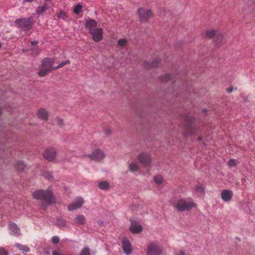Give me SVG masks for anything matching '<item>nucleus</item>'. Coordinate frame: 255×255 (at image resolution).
I'll list each match as a JSON object with an SVG mask.
<instances>
[{
  "label": "nucleus",
  "mask_w": 255,
  "mask_h": 255,
  "mask_svg": "<svg viewBox=\"0 0 255 255\" xmlns=\"http://www.w3.org/2000/svg\"><path fill=\"white\" fill-rule=\"evenodd\" d=\"M33 196L35 199L42 201L40 206L43 210H45L47 208V205L55 202L53 194L50 189L37 190L33 192Z\"/></svg>",
  "instance_id": "f257e3e1"
},
{
  "label": "nucleus",
  "mask_w": 255,
  "mask_h": 255,
  "mask_svg": "<svg viewBox=\"0 0 255 255\" xmlns=\"http://www.w3.org/2000/svg\"><path fill=\"white\" fill-rule=\"evenodd\" d=\"M54 67L55 61L54 59L51 58L43 59L38 72L39 76L40 77L45 76L52 70H56Z\"/></svg>",
  "instance_id": "f03ea898"
},
{
  "label": "nucleus",
  "mask_w": 255,
  "mask_h": 255,
  "mask_svg": "<svg viewBox=\"0 0 255 255\" xmlns=\"http://www.w3.org/2000/svg\"><path fill=\"white\" fill-rule=\"evenodd\" d=\"M173 205L179 212L189 211L196 206L193 202L183 199L178 200Z\"/></svg>",
  "instance_id": "7ed1b4c3"
},
{
  "label": "nucleus",
  "mask_w": 255,
  "mask_h": 255,
  "mask_svg": "<svg viewBox=\"0 0 255 255\" xmlns=\"http://www.w3.org/2000/svg\"><path fill=\"white\" fill-rule=\"evenodd\" d=\"M15 24L20 30L26 31L30 29L33 25L32 17L16 19Z\"/></svg>",
  "instance_id": "20e7f679"
},
{
  "label": "nucleus",
  "mask_w": 255,
  "mask_h": 255,
  "mask_svg": "<svg viewBox=\"0 0 255 255\" xmlns=\"http://www.w3.org/2000/svg\"><path fill=\"white\" fill-rule=\"evenodd\" d=\"M162 251L161 246L156 242H151L147 245L146 255H161Z\"/></svg>",
  "instance_id": "39448f33"
},
{
  "label": "nucleus",
  "mask_w": 255,
  "mask_h": 255,
  "mask_svg": "<svg viewBox=\"0 0 255 255\" xmlns=\"http://www.w3.org/2000/svg\"><path fill=\"white\" fill-rule=\"evenodd\" d=\"M84 156L89 157L93 160L100 161L106 157V155L103 151L97 148L94 150L91 154L85 155Z\"/></svg>",
  "instance_id": "423d86ee"
},
{
  "label": "nucleus",
  "mask_w": 255,
  "mask_h": 255,
  "mask_svg": "<svg viewBox=\"0 0 255 255\" xmlns=\"http://www.w3.org/2000/svg\"><path fill=\"white\" fill-rule=\"evenodd\" d=\"M139 20L142 22H146L152 16V13L150 9L140 8L137 11Z\"/></svg>",
  "instance_id": "0eeeda50"
},
{
  "label": "nucleus",
  "mask_w": 255,
  "mask_h": 255,
  "mask_svg": "<svg viewBox=\"0 0 255 255\" xmlns=\"http://www.w3.org/2000/svg\"><path fill=\"white\" fill-rule=\"evenodd\" d=\"M139 162L144 166L149 165L151 161V158L149 153L146 152L140 153L137 156Z\"/></svg>",
  "instance_id": "6e6552de"
},
{
  "label": "nucleus",
  "mask_w": 255,
  "mask_h": 255,
  "mask_svg": "<svg viewBox=\"0 0 255 255\" xmlns=\"http://www.w3.org/2000/svg\"><path fill=\"white\" fill-rule=\"evenodd\" d=\"M84 203L83 198L77 197L75 201L68 206V210L69 211H74L80 208Z\"/></svg>",
  "instance_id": "1a4fd4ad"
},
{
  "label": "nucleus",
  "mask_w": 255,
  "mask_h": 255,
  "mask_svg": "<svg viewBox=\"0 0 255 255\" xmlns=\"http://www.w3.org/2000/svg\"><path fill=\"white\" fill-rule=\"evenodd\" d=\"M90 33L92 36L93 40L95 42H99L103 37V30L101 28H98L94 30H91Z\"/></svg>",
  "instance_id": "9d476101"
},
{
  "label": "nucleus",
  "mask_w": 255,
  "mask_h": 255,
  "mask_svg": "<svg viewBox=\"0 0 255 255\" xmlns=\"http://www.w3.org/2000/svg\"><path fill=\"white\" fill-rule=\"evenodd\" d=\"M122 248L126 255H130L132 253L131 245L127 238H124L122 241Z\"/></svg>",
  "instance_id": "9b49d317"
},
{
  "label": "nucleus",
  "mask_w": 255,
  "mask_h": 255,
  "mask_svg": "<svg viewBox=\"0 0 255 255\" xmlns=\"http://www.w3.org/2000/svg\"><path fill=\"white\" fill-rule=\"evenodd\" d=\"M55 156L56 151L53 148L46 149L43 153L44 158L49 161H53Z\"/></svg>",
  "instance_id": "f8f14e48"
},
{
  "label": "nucleus",
  "mask_w": 255,
  "mask_h": 255,
  "mask_svg": "<svg viewBox=\"0 0 255 255\" xmlns=\"http://www.w3.org/2000/svg\"><path fill=\"white\" fill-rule=\"evenodd\" d=\"M8 226L11 235L16 237H18L20 235V229L16 224L10 222L8 224Z\"/></svg>",
  "instance_id": "ddd939ff"
},
{
  "label": "nucleus",
  "mask_w": 255,
  "mask_h": 255,
  "mask_svg": "<svg viewBox=\"0 0 255 255\" xmlns=\"http://www.w3.org/2000/svg\"><path fill=\"white\" fill-rule=\"evenodd\" d=\"M129 229L133 234H139L142 231L143 228L140 225L131 221Z\"/></svg>",
  "instance_id": "4468645a"
},
{
  "label": "nucleus",
  "mask_w": 255,
  "mask_h": 255,
  "mask_svg": "<svg viewBox=\"0 0 255 255\" xmlns=\"http://www.w3.org/2000/svg\"><path fill=\"white\" fill-rule=\"evenodd\" d=\"M233 195V192L230 190H223L221 193L222 199L226 202H228L231 200Z\"/></svg>",
  "instance_id": "2eb2a0df"
},
{
  "label": "nucleus",
  "mask_w": 255,
  "mask_h": 255,
  "mask_svg": "<svg viewBox=\"0 0 255 255\" xmlns=\"http://www.w3.org/2000/svg\"><path fill=\"white\" fill-rule=\"evenodd\" d=\"M74 221L77 225H83L86 223V219L84 215H78L74 218Z\"/></svg>",
  "instance_id": "dca6fc26"
},
{
  "label": "nucleus",
  "mask_w": 255,
  "mask_h": 255,
  "mask_svg": "<svg viewBox=\"0 0 255 255\" xmlns=\"http://www.w3.org/2000/svg\"><path fill=\"white\" fill-rule=\"evenodd\" d=\"M54 224L60 229H63L66 227V221L61 218H56Z\"/></svg>",
  "instance_id": "f3484780"
},
{
  "label": "nucleus",
  "mask_w": 255,
  "mask_h": 255,
  "mask_svg": "<svg viewBox=\"0 0 255 255\" xmlns=\"http://www.w3.org/2000/svg\"><path fill=\"white\" fill-rule=\"evenodd\" d=\"M97 25V22L93 19H90L85 23V26L89 29V32L91 31V30L96 29Z\"/></svg>",
  "instance_id": "a211bd4d"
},
{
  "label": "nucleus",
  "mask_w": 255,
  "mask_h": 255,
  "mask_svg": "<svg viewBox=\"0 0 255 255\" xmlns=\"http://www.w3.org/2000/svg\"><path fill=\"white\" fill-rule=\"evenodd\" d=\"M48 113L44 109H40L37 112V116L39 118L43 120H47L48 119Z\"/></svg>",
  "instance_id": "6ab92c4d"
},
{
  "label": "nucleus",
  "mask_w": 255,
  "mask_h": 255,
  "mask_svg": "<svg viewBox=\"0 0 255 255\" xmlns=\"http://www.w3.org/2000/svg\"><path fill=\"white\" fill-rule=\"evenodd\" d=\"M159 59H155L151 63L148 62H145L144 63V67L146 68H152L156 67L160 63Z\"/></svg>",
  "instance_id": "aec40b11"
},
{
  "label": "nucleus",
  "mask_w": 255,
  "mask_h": 255,
  "mask_svg": "<svg viewBox=\"0 0 255 255\" xmlns=\"http://www.w3.org/2000/svg\"><path fill=\"white\" fill-rule=\"evenodd\" d=\"M139 166L136 161H132L129 164L128 168L130 172H134L138 169Z\"/></svg>",
  "instance_id": "412c9836"
},
{
  "label": "nucleus",
  "mask_w": 255,
  "mask_h": 255,
  "mask_svg": "<svg viewBox=\"0 0 255 255\" xmlns=\"http://www.w3.org/2000/svg\"><path fill=\"white\" fill-rule=\"evenodd\" d=\"M48 8V4L46 3L43 4L42 6H38L36 9L37 14H42Z\"/></svg>",
  "instance_id": "4be33fe9"
},
{
  "label": "nucleus",
  "mask_w": 255,
  "mask_h": 255,
  "mask_svg": "<svg viewBox=\"0 0 255 255\" xmlns=\"http://www.w3.org/2000/svg\"><path fill=\"white\" fill-rule=\"evenodd\" d=\"M15 246L23 252L28 253L30 252V249L27 246L17 243L15 245Z\"/></svg>",
  "instance_id": "5701e85b"
},
{
  "label": "nucleus",
  "mask_w": 255,
  "mask_h": 255,
  "mask_svg": "<svg viewBox=\"0 0 255 255\" xmlns=\"http://www.w3.org/2000/svg\"><path fill=\"white\" fill-rule=\"evenodd\" d=\"M218 32V31L214 29H208L206 31V35L207 37L211 38H213L216 34H217Z\"/></svg>",
  "instance_id": "b1692460"
},
{
  "label": "nucleus",
  "mask_w": 255,
  "mask_h": 255,
  "mask_svg": "<svg viewBox=\"0 0 255 255\" xmlns=\"http://www.w3.org/2000/svg\"><path fill=\"white\" fill-rule=\"evenodd\" d=\"M99 187L102 190H107L109 188V183L107 181H102L99 183Z\"/></svg>",
  "instance_id": "393cba45"
},
{
  "label": "nucleus",
  "mask_w": 255,
  "mask_h": 255,
  "mask_svg": "<svg viewBox=\"0 0 255 255\" xmlns=\"http://www.w3.org/2000/svg\"><path fill=\"white\" fill-rule=\"evenodd\" d=\"M15 167L18 171L23 170L25 167V165L23 161H18L15 164Z\"/></svg>",
  "instance_id": "a878e982"
},
{
  "label": "nucleus",
  "mask_w": 255,
  "mask_h": 255,
  "mask_svg": "<svg viewBox=\"0 0 255 255\" xmlns=\"http://www.w3.org/2000/svg\"><path fill=\"white\" fill-rule=\"evenodd\" d=\"M154 182L158 185H161L164 182V179L161 175H156L154 177Z\"/></svg>",
  "instance_id": "bb28decb"
},
{
  "label": "nucleus",
  "mask_w": 255,
  "mask_h": 255,
  "mask_svg": "<svg viewBox=\"0 0 255 255\" xmlns=\"http://www.w3.org/2000/svg\"><path fill=\"white\" fill-rule=\"evenodd\" d=\"M82 5L80 4H77L74 7V12L75 14H78L82 11Z\"/></svg>",
  "instance_id": "cd10ccee"
},
{
  "label": "nucleus",
  "mask_w": 255,
  "mask_h": 255,
  "mask_svg": "<svg viewBox=\"0 0 255 255\" xmlns=\"http://www.w3.org/2000/svg\"><path fill=\"white\" fill-rule=\"evenodd\" d=\"M172 76L171 74H165L161 76V80L163 82H167L171 79Z\"/></svg>",
  "instance_id": "c85d7f7f"
},
{
  "label": "nucleus",
  "mask_w": 255,
  "mask_h": 255,
  "mask_svg": "<svg viewBox=\"0 0 255 255\" xmlns=\"http://www.w3.org/2000/svg\"><path fill=\"white\" fill-rule=\"evenodd\" d=\"M70 63V61L67 60L65 61H63L61 63H60L59 64H58L57 66H55L54 68L55 69L60 68L61 67H63L64 65L69 64Z\"/></svg>",
  "instance_id": "c756f323"
},
{
  "label": "nucleus",
  "mask_w": 255,
  "mask_h": 255,
  "mask_svg": "<svg viewBox=\"0 0 255 255\" xmlns=\"http://www.w3.org/2000/svg\"><path fill=\"white\" fill-rule=\"evenodd\" d=\"M80 255H90V250L88 248L85 247L82 251Z\"/></svg>",
  "instance_id": "7c9ffc66"
},
{
  "label": "nucleus",
  "mask_w": 255,
  "mask_h": 255,
  "mask_svg": "<svg viewBox=\"0 0 255 255\" xmlns=\"http://www.w3.org/2000/svg\"><path fill=\"white\" fill-rule=\"evenodd\" d=\"M228 163L230 167H234L237 165V161L235 159H230Z\"/></svg>",
  "instance_id": "2f4dec72"
},
{
  "label": "nucleus",
  "mask_w": 255,
  "mask_h": 255,
  "mask_svg": "<svg viewBox=\"0 0 255 255\" xmlns=\"http://www.w3.org/2000/svg\"><path fill=\"white\" fill-rule=\"evenodd\" d=\"M44 177L46 178L47 180H51L52 179V175L51 172H45L43 174Z\"/></svg>",
  "instance_id": "473e14b6"
},
{
  "label": "nucleus",
  "mask_w": 255,
  "mask_h": 255,
  "mask_svg": "<svg viewBox=\"0 0 255 255\" xmlns=\"http://www.w3.org/2000/svg\"><path fill=\"white\" fill-rule=\"evenodd\" d=\"M127 41L125 39H121L118 41V45L120 46H124L126 45Z\"/></svg>",
  "instance_id": "72a5a7b5"
},
{
  "label": "nucleus",
  "mask_w": 255,
  "mask_h": 255,
  "mask_svg": "<svg viewBox=\"0 0 255 255\" xmlns=\"http://www.w3.org/2000/svg\"><path fill=\"white\" fill-rule=\"evenodd\" d=\"M60 239L58 236H53L51 238V241L53 244H58L59 242Z\"/></svg>",
  "instance_id": "f704fd0d"
},
{
  "label": "nucleus",
  "mask_w": 255,
  "mask_h": 255,
  "mask_svg": "<svg viewBox=\"0 0 255 255\" xmlns=\"http://www.w3.org/2000/svg\"><path fill=\"white\" fill-rule=\"evenodd\" d=\"M39 49H38V48L35 47L32 49L31 54L35 56V55H37L39 53Z\"/></svg>",
  "instance_id": "c9c22d12"
},
{
  "label": "nucleus",
  "mask_w": 255,
  "mask_h": 255,
  "mask_svg": "<svg viewBox=\"0 0 255 255\" xmlns=\"http://www.w3.org/2000/svg\"><path fill=\"white\" fill-rule=\"evenodd\" d=\"M195 190L199 192V193H204V189L203 187L202 186H197L196 188H195Z\"/></svg>",
  "instance_id": "e433bc0d"
},
{
  "label": "nucleus",
  "mask_w": 255,
  "mask_h": 255,
  "mask_svg": "<svg viewBox=\"0 0 255 255\" xmlns=\"http://www.w3.org/2000/svg\"><path fill=\"white\" fill-rule=\"evenodd\" d=\"M0 255H7V254L4 249L1 248L0 249Z\"/></svg>",
  "instance_id": "4c0bfd02"
},
{
  "label": "nucleus",
  "mask_w": 255,
  "mask_h": 255,
  "mask_svg": "<svg viewBox=\"0 0 255 255\" xmlns=\"http://www.w3.org/2000/svg\"><path fill=\"white\" fill-rule=\"evenodd\" d=\"M56 121H57V124L59 126H61L63 124V122H62V120L59 118H57V120H56Z\"/></svg>",
  "instance_id": "58836bf2"
},
{
  "label": "nucleus",
  "mask_w": 255,
  "mask_h": 255,
  "mask_svg": "<svg viewBox=\"0 0 255 255\" xmlns=\"http://www.w3.org/2000/svg\"><path fill=\"white\" fill-rule=\"evenodd\" d=\"M65 16V13L64 12H61L58 15L59 18H64Z\"/></svg>",
  "instance_id": "ea45409f"
},
{
  "label": "nucleus",
  "mask_w": 255,
  "mask_h": 255,
  "mask_svg": "<svg viewBox=\"0 0 255 255\" xmlns=\"http://www.w3.org/2000/svg\"><path fill=\"white\" fill-rule=\"evenodd\" d=\"M105 133L107 134H110L111 133V130L110 129H107L106 130H105Z\"/></svg>",
  "instance_id": "a19ab883"
},
{
  "label": "nucleus",
  "mask_w": 255,
  "mask_h": 255,
  "mask_svg": "<svg viewBox=\"0 0 255 255\" xmlns=\"http://www.w3.org/2000/svg\"><path fill=\"white\" fill-rule=\"evenodd\" d=\"M52 255H61L60 254L56 251H54L53 252H52Z\"/></svg>",
  "instance_id": "79ce46f5"
},
{
  "label": "nucleus",
  "mask_w": 255,
  "mask_h": 255,
  "mask_svg": "<svg viewBox=\"0 0 255 255\" xmlns=\"http://www.w3.org/2000/svg\"><path fill=\"white\" fill-rule=\"evenodd\" d=\"M30 43H31V44L32 45H36L37 44V41H32L30 42Z\"/></svg>",
  "instance_id": "37998d69"
},
{
  "label": "nucleus",
  "mask_w": 255,
  "mask_h": 255,
  "mask_svg": "<svg viewBox=\"0 0 255 255\" xmlns=\"http://www.w3.org/2000/svg\"><path fill=\"white\" fill-rule=\"evenodd\" d=\"M232 91H233V89L232 88H229V89H227V92L228 93H231Z\"/></svg>",
  "instance_id": "c03bdc74"
},
{
  "label": "nucleus",
  "mask_w": 255,
  "mask_h": 255,
  "mask_svg": "<svg viewBox=\"0 0 255 255\" xmlns=\"http://www.w3.org/2000/svg\"><path fill=\"white\" fill-rule=\"evenodd\" d=\"M25 1H27V2H32L33 1H34V0H24Z\"/></svg>",
  "instance_id": "a18cd8bd"
},
{
  "label": "nucleus",
  "mask_w": 255,
  "mask_h": 255,
  "mask_svg": "<svg viewBox=\"0 0 255 255\" xmlns=\"http://www.w3.org/2000/svg\"><path fill=\"white\" fill-rule=\"evenodd\" d=\"M1 109L0 108V114H1Z\"/></svg>",
  "instance_id": "49530a36"
},
{
  "label": "nucleus",
  "mask_w": 255,
  "mask_h": 255,
  "mask_svg": "<svg viewBox=\"0 0 255 255\" xmlns=\"http://www.w3.org/2000/svg\"><path fill=\"white\" fill-rule=\"evenodd\" d=\"M198 139H199V140H201V138H200V137H199V138H198Z\"/></svg>",
  "instance_id": "de8ad7c7"
}]
</instances>
